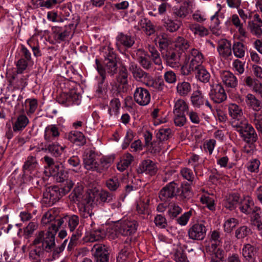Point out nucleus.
Wrapping results in <instances>:
<instances>
[{
    "label": "nucleus",
    "instance_id": "nucleus-62",
    "mask_svg": "<svg viewBox=\"0 0 262 262\" xmlns=\"http://www.w3.org/2000/svg\"><path fill=\"white\" fill-rule=\"evenodd\" d=\"M252 120L257 130L262 134V111L255 112Z\"/></svg>",
    "mask_w": 262,
    "mask_h": 262
},
{
    "label": "nucleus",
    "instance_id": "nucleus-18",
    "mask_svg": "<svg viewBox=\"0 0 262 262\" xmlns=\"http://www.w3.org/2000/svg\"><path fill=\"white\" fill-rule=\"evenodd\" d=\"M135 42V37L130 34L120 32L116 37V45L118 47H123L127 49L132 48Z\"/></svg>",
    "mask_w": 262,
    "mask_h": 262
},
{
    "label": "nucleus",
    "instance_id": "nucleus-11",
    "mask_svg": "<svg viewBox=\"0 0 262 262\" xmlns=\"http://www.w3.org/2000/svg\"><path fill=\"white\" fill-rule=\"evenodd\" d=\"M207 228L202 223L193 224L188 230L189 239L193 241H203L206 237Z\"/></svg>",
    "mask_w": 262,
    "mask_h": 262
},
{
    "label": "nucleus",
    "instance_id": "nucleus-49",
    "mask_svg": "<svg viewBox=\"0 0 262 262\" xmlns=\"http://www.w3.org/2000/svg\"><path fill=\"white\" fill-rule=\"evenodd\" d=\"M245 101L247 105L252 107L256 112H259L261 103L253 95L248 94L246 97Z\"/></svg>",
    "mask_w": 262,
    "mask_h": 262
},
{
    "label": "nucleus",
    "instance_id": "nucleus-8",
    "mask_svg": "<svg viewBox=\"0 0 262 262\" xmlns=\"http://www.w3.org/2000/svg\"><path fill=\"white\" fill-rule=\"evenodd\" d=\"M181 52L174 47L169 49L162 54L164 59L166 61L167 65L172 68H179L181 66Z\"/></svg>",
    "mask_w": 262,
    "mask_h": 262
},
{
    "label": "nucleus",
    "instance_id": "nucleus-17",
    "mask_svg": "<svg viewBox=\"0 0 262 262\" xmlns=\"http://www.w3.org/2000/svg\"><path fill=\"white\" fill-rule=\"evenodd\" d=\"M41 145H43L41 148L42 151L48 152L55 157H59L64 149V147L60 146L57 142L53 141H45L44 143H41Z\"/></svg>",
    "mask_w": 262,
    "mask_h": 262
},
{
    "label": "nucleus",
    "instance_id": "nucleus-39",
    "mask_svg": "<svg viewBox=\"0 0 262 262\" xmlns=\"http://www.w3.org/2000/svg\"><path fill=\"white\" fill-rule=\"evenodd\" d=\"M231 21L233 25L237 29L239 35L244 37H247V32L246 29L244 27L243 24L241 20L237 14H233L231 17Z\"/></svg>",
    "mask_w": 262,
    "mask_h": 262
},
{
    "label": "nucleus",
    "instance_id": "nucleus-24",
    "mask_svg": "<svg viewBox=\"0 0 262 262\" xmlns=\"http://www.w3.org/2000/svg\"><path fill=\"white\" fill-rule=\"evenodd\" d=\"M239 209L241 211L247 214L257 212L260 210V208L254 206V202L249 196L245 197L243 200L240 201Z\"/></svg>",
    "mask_w": 262,
    "mask_h": 262
},
{
    "label": "nucleus",
    "instance_id": "nucleus-58",
    "mask_svg": "<svg viewBox=\"0 0 262 262\" xmlns=\"http://www.w3.org/2000/svg\"><path fill=\"white\" fill-rule=\"evenodd\" d=\"M250 222L252 226L256 227L259 231L262 230V217L257 211L252 213Z\"/></svg>",
    "mask_w": 262,
    "mask_h": 262
},
{
    "label": "nucleus",
    "instance_id": "nucleus-36",
    "mask_svg": "<svg viewBox=\"0 0 262 262\" xmlns=\"http://www.w3.org/2000/svg\"><path fill=\"white\" fill-rule=\"evenodd\" d=\"M176 89L178 95L184 97L187 96L191 92V86L188 82H179L177 84Z\"/></svg>",
    "mask_w": 262,
    "mask_h": 262
},
{
    "label": "nucleus",
    "instance_id": "nucleus-27",
    "mask_svg": "<svg viewBox=\"0 0 262 262\" xmlns=\"http://www.w3.org/2000/svg\"><path fill=\"white\" fill-rule=\"evenodd\" d=\"M137 60L145 70H149L152 67V62L147 53L142 49H138L136 53Z\"/></svg>",
    "mask_w": 262,
    "mask_h": 262
},
{
    "label": "nucleus",
    "instance_id": "nucleus-55",
    "mask_svg": "<svg viewBox=\"0 0 262 262\" xmlns=\"http://www.w3.org/2000/svg\"><path fill=\"white\" fill-rule=\"evenodd\" d=\"M182 209L178 205L172 203L168 206L167 215L170 219H176L178 215L181 213Z\"/></svg>",
    "mask_w": 262,
    "mask_h": 262
},
{
    "label": "nucleus",
    "instance_id": "nucleus-1",
    "mask_svg": "<svg viewBox=\"0 0 262 262\" xmlns=\"http://www.w3.org/2000/svg\"><path fill=\"white\" fill-rule=\"evenodd\" d=\"M59 219V217H56L53 210H49L43 215L41 219V223L43 225L49 224V226L46 232L43 231H39L30 245L31 246H33L34 248L30 250L29 256L32 259L34 260V262H41V258L43 256L45 252H50L54 248H51L50 250L46 249L45 241L48 232L52 231L51 230L52 224L55 221Z\"/></svg>",
    "mask_w": 262,
    "mask_h": 262
},
{
    "label": "nucleus",
    "instance_id": "nucleus-20",
    "mask_svg": "<svg viewBox=\"0 0 262 262\" xmlns=\"http://www.w3.org/2000/svg\"><path fill=\"white\" fill-rule=\"evenodd\" d=\"M261 27L262 20L259 15H255V16H254V20H249L248 22V29L253 35L258 37L262 35Z\"/></svg>",
    "mask_w": 262,
    "mask_h": 262
},
{
    "label": "nucleus",
    "instance_id": "nucleus-16",
    "mask_svg": "<svg viewBox=\"0 0 262 262\" xmlns=\"http://www.w3.org/2000/svg\"><path fill=\"white\" fill-rule=\"evenodd\" d=\"M134 98L139 105L145 106L150 102V94L147 89L142 87H138L134 92Z\"/></svg>",
    "mask_w": 262,
    "mask_h": 262
},
{
    "label": "nucleus",
    "instance_id": "nucleus-3",
    "mask_svg": "<svg viewBox=\"0 0 262 262\" xmlns=\"http://www.w3.org/2000/svg\"><path fill=\"white\" fill-rule=\"evenodd\" d=\"M73 185L74 183L72 181H67L66 186H64L62 188L56 186L46 188L43 193L42 204L46 206L53 205L68 193Z\"/></svg>",
    "mask_w": 262,
    "mask_h": 262
},
{
    "label": "nucleus",
    "instance_id": "nucleus-57",
    "mask_svg": "<svg viewBox=\"0 0 262 262\" xmlns=\"http://www.w3.org/2000/svg\"><path fill=\"white\" fill-rule=\"evenodd\" d=\"M252 231L247 226H243L237 228L235 231V236L238 239H242L251 234Z\"/></svg>",
    "mask_w": 262,
    "mask_h": 262
},
{
    "label": "nucleus",
    "instance_id": "nucleus-28",
    "mask_svg": "<svg viewBox=\"0 0 262 262\" xmlns=\"http://www.w3.org/2000/svg\"><path fill=\"white\" fill-rule=\"evenodd\" d=\"M59 135V128L54 124L49 125L45 129V141H53L54 139L57 138Z\"/></svg>",
    "mask_w": 262,
    "mask_h": 262
},
{
    "label": "nucleus",
    "instance_id": "nucleus-9",
    "mask_svg": "<svg viewBox=\"0 0 262 262\" xmlns=\"http://www.w3.org/2000/svg\"><path fill=\"white\" fill-rule=\"evenodd\" d=\"M81 95L75 90H72L68 93H63L57 98L59 103L68 106L72 104L78 105L81 102Z\"/></svg>",
    "mask_w": 262,
    "mask_h": 262
},
{
    "label": "nucleus",
    "instance_id": "nucleus-47",
    "mask_svg": "<svg viewBox=\"0 0 262 262\" xmlns=\"http://www.w3.org/2000/svg\"><path fill=\"white\" fill-rule=\"evenodd\" d=\"M78 208L81 217L83 219L91 218L94 215L89 205L86 203L80 204L78 206Z\"/></svg>",
    "mask_w": 262,
    "mask_h": 262
},
{
    "label": "nucleus",
    "instance_id": "nucleus-52",
    "mask_svg": "<svg viewBox=\"0 0 262 262\" xmlns=\"http://www.w3.org/2000/svg\"><path fill=\"white\" fill-rule=\"evenodd\" d=\"M196 78L204 83H207L209 81L210 75L208 72L203 67H200L195 73Z\"/></svg>",
    "mask_w": 262,
    "mask_h": 262
},
{
    "label": "nucleus",
    "instance_id": "nucleus-4",
    "mask_svg": "<svg viewBox=\"0 0 262 262\" xmlns=\"http://www.w3.org/2000/svg\"><path fill=\"white\" fill-rule=\"evenodd\" d=\"M100 55L103 57V63L105 71L112 75L117 72V62L119 58L114 49L111 45L102 46L99 49Z\"/></svg>",
    "mask_w": 262,
    "mask_h": 262
},
{
    "label": "nucleus",
    "instance_id": "nucleus-23",
    "mask_svg": "<svg viewBox=\"0 0 262 262\" xmlns=\"http://www.w3.org/2000/svg\"><path fill=\"white\" fill-rule=\"evenodd\" d=\"M217 50L219 55L223 58H227L232 54L231 44L226 39L219 40Z\"/></svg>",
    "mask_w": 262,
    "mask_h": 262
},
{
    "label": "nucleus",
    "instance_id": "nucleus-12",
    "mask_svg": "<svg viewBox=\"0 0 262 262\" xmlns=\"http://www.w3.org/2000/svg\"><path fill=\"white\" fill-rule=\"evenodd\" d=\"M138 224L135 220H122L117 227V231L123 236L130 235L136 231Z\"/></svg>",
    "mask_w": 262,
    "mask_h": 262
},
{
    "label": "nucleus",
    "instance_id": "nucleus-29",
    "mask_svg": "<svg viewBox=\"0 0 262 262\" xmlns=\"http://www.w3.org/2000/svg\"><path fill=\"white\" fill-rule=\"evenodd\" d=\"M95 62L96 68L97 70L98 73L101 77V80L98 84V88L96 90V92L98 94H102V93L105 91V88L103 84L106 78V71L105 69L104 68L103 66L101 64V62L99 59H96L95 60Z\"/></svg>",
    "mask_w": 262,
    "mask_h": 262
},
{
    "label": "nucleus",
    "instance_id": "nucleus-5",
    "mask_svg": "<svg viewBox=\"0 0 262 262\" xmlns=\"http://www.w3.org/2000/svg\"><path fill=\"white\" fill-rule=\"evenodd\" d=\"M230 119V124L235 128L240 125H244L247 120L244 115L242 108L235 103L229 104L228 107Z\"/></svg>",
    "mask_w": 262,
    "mask_h": 262
},
{
    "label": "nucleus",
    "instance_id": "nucleus-43",
    "mask_svg": "<svg viewBox=\"0 0 262 262\" xmlns=\"http://www.w3.org/2000/svg\"><path fill=\"white\" fill-rule=\"evenodd\" d=\"M29 123V119L26 116L19 115L13 125V129L14 132L22 130Z\"/></svg>",
    "mask_w": 262,
    "mask_h": 262
},
{
    "label": "nucleus",
    "instance_id": "nucleus-56",
    "mask_svg": "<svg viewBox=\"0 0 262 262\" xmlns=\"http://www.w3.org/2000/svg\"><path fill=\"white\" fill-rule=\"evenodd\" d=\"M114 199V194L106 190H101L98 193V199L102 203L111 202Z\"/></svg>",
    "mask_w": 262,
    "mask_h": 262
},
{
    "label": "nucleus",
    "instance_id": "nucleus-44",
    "mask_svg": "<svg viewBox=\"0 0 262 262\" xmlns=\"http://www.w3.org/2000/svg\"><path fill=\"white\" fill-rule=\"evenodd\" d=\"M113 162V159L111 157H103L99 163H97L95 170L98 172H101L102 171L107 169Z\"/></svg>",
    "mask_w": 262,
    "mask_h": 262
},
{
    "label": "nucleus",
    "instance_id": "nucleus-64",
    "mask_svg": "<svg viewBox=\"0 0 262 262\" xmlns=\"http://www.w3.org/2000/svg\"><path fill=\"white\" fill-rule=\"evenodd\" d=\"M238 224V221L235 218H230L226 221L224 224L225 232L231 233L233 229Z\"/></svg>",
    "mask_w": 262,
    "mask_h": 262
},
{
    "label": "nucleus",
    "instance_id": "nucleus-48",
    "mask_svg": "<svg viewBox=\"0 0 262 262\" xmlns=\"http://www.w3.org/2000/svg\"><path fill=\"white\" fill-rule=\"evenodd\" d=\"M188 13V4L187 3H183L180 7H174L173 9V14L176 17L184 18Z\"/></svg>",
    "mask_w": 262,
    "mask_h": 262
},
{
    "label": "nucleus",
    "instance_id": "nucleus-45",
    "mask_svg": "<svg viewBox=\"0 0 262 262\" xmlns=\"http://www.w3.org/2000/svg\"><path fill=\"white\" fill-rule=\"evenodd\" d=\"M246 49L245 46L239 41L235 42L232 48L234 56L239 58L245 56Z\"/></svg>",
    "mask_w": 262,
    "mask_h": 262
},
{
    "label": "nucleus",
    "instance_id": "nucleus-61",
    "mask_svg": "<svg viewBox=\"0 0 262 262\" xmlns=\"http://www.w3.org/2000/svg\"><path fill=\"white\" fill-rule=\"evenodd\" d=\"M38 225L36 222H31L24 229V236L26 239L32 236L35 230L37 229Z\"/></svg>",
    "mask_w": 262,
    "mask_h": 262
},
{
    "label": "nucleus",
    "instance_id": "nucleus-6",
    "mask_svg": "<svg viewBox=\"0 0 262 262\" xmlns=\"http://www.w3.org/2000/svg\"><path fill=\"white\" fill-rule=\"evenodd\" d=\"M95 262H109L110 249L102 244H95L92 250Z\"/></svg>",
    "mask_w": 262,
    "mask_h": 262
},
{
    "label": "nucleus",
    "instance_id": "nucleus-46",
    "mask_svg": "<svg viewBox=\"0 0 262 262\" xmlns=\"http://www.w3.org/2000/svg\"><path fill=\"white\" fill-rule=\"evenodd\" d=\"M105 237V232L104 230L100 228H93L90 232L89 241L93 242L104 238Z\"/></svg>",
    "mask_w": 262,
    "mask_h": 262
},
{
    "label": "nucleus",
    "instance_id": "nucleus-54",
    "mask_svg": "<svg viewBox=\"0 0 262 262\" xmlns=\"http://www.w3.org/2000/svg\"><path fill=\"white\" fill-rule=\"evenodd\" d=\"M121 185V181L116 177L110 178L106 181V186L111 191H117Z\"/></svg>",
    "mask_w": 262,
    "mask_h": 262
},
{
    "label": "nucleus",
    "instance_id": "nucleus-50",
    "mask_svg": "<svg viewBox=\"0 0 262 262\" xmlns=\"http://www.w3.org/2000/svg\"><path fill=\"white\" fill-rule=\"evenodd\" d=\"M181 24L182 23L181 21L167 19L164 22V27L167 31L170 32H174L177 31L180 28Z\"/></svg>",
    "mask_w": 262,
    "mask_h": 262
},
{
    "label": "nucleus",
    "instance_id": "nucleus-59",
    "mask_svg": "<svg viewBox=\"0 0 262 262\" xmlns=\"http://www.w3.org/2000/svg\"><path fill=\"white\" fill-rule=\"evenodd\" d=\"M121 103L119 98H114L112 99L110 101L108 110L110 116H112L113 113L115 115H117Z\"/></svg>",
    "mask_w": 262,
    "mask_h": 262
},
{
    "label": "nucleus",
    "instance_id": "nucleus-37",
    "mask_svg": "<svg viewBox=\"0 0 262 262\" xmlns=\"http://www.w3.org/2000/svg\"><path fill=\"white\" fill-rule=\"evenodd\" d=\"M38 162L35 156H29L23 166V171L24 173L26 171H31L36 169Z\"/></svg>",
    "mask_w": 262,
    "mask_h": 262
},
{
    "label": "nucleus",
    "instance_id": "nucleus-40",
    "mask_svg": "<svg viewBox=\"0 0 262 262\" xmlns=\"http://www.w3.org/2000/svg\"><path fill=\"white\" fill-rule=\"evenodd\" d=\"M133 160L134 157L130 154L126 153L124 154L122 159L117 164V169L120 171H124L128 167Z\"/></svg>",
    "mask_w": 262,
    "mask_h": 262
},
{
    "label": "nucleus",
    "instance_id": "nucleus-21",
    "mask_svg": "<svg viewBox=\"0 0 262 262\" xmlns=\"http://www.w3.org/2000/svg\"><path fill=\"white\" fill-rule=\"evenodd\" d=\"M258 249L256 246L250 244L243 245L242 255L247 262H255L257 256Z\"/></svg>",
    "mask_w": 262,
    "mask_h": 262
},
{
    "label": "nucleus",
    "instance_id": "nucleus-2",
    "mask_svg": "<svg viewBox=\"0 0 262 262\" xmlns=\"http://www.w3.org/2000/svg\"><path fill=\"white\" fill-rule=\"evenodd\" d=\"M79 222V217L76 215H66L55 221L51 227L52 231L48 232L47 236L46 237L45 241L46 249L50 250L51 248L55 247V235L59 228L66 227L68 224L70 231L73 232L78 225Z\"/></svg>",
    "mask_w": 262,
    "mask_h": 262
},
{
    "label": "nucleus",
    "instance_id": "nucleus-13",
    "mask_svg": "<svg viewBox=\"0 0 262 262\" xmlns=\"http://www.w3.org/2000/svg\"><path fill=\"white\" fill-rule=\"evenodd\" d=\"M210 98L216 103H221L227 99V94L221 83H216L211 85L209 93Z\"/></svg>",
    "mask_w": 262,
    "mask_h": 262
},
{
    "label": "nucleus",
    "instance_id": "nucleus-51",
    "mask_svg": "<svg viewBox=\"0 0 262 262\" xmlns=\"http://www.w3.org/2000/svg\"><path fill=\"white\" fill-rule=\"evenodd\" d=\"M128 73L126 69L123 67L119 72L118 75L117 76V81L122 85L123 88H126L128 83Z\"/></svg>",
    "mask_w": 262,
    "mask_h": 262
},
{
    "label": "nucleus",
    "instance_id": "nucleus-25",
    "mask_svg": "<svg viewBox=\"0 0 262 262\" xmlns=\"http://www.w3.org/2000/svg\"><path fill=\"white\" fill-rule=\"evenodd\" d=\"M221 77L224 84L228 88H235L238 84L237 78L230 71H223Z\"/></svg>",
    "mask_w": 262,
    "mask_h": 262
},
{
    "label": "nucleus",
    "instance_id": "nucleus-33",
    "mask_svg": "<svg viewBox=\"0 0 262 262\" xmlns=\"http://www.w3.org/2000/svg\"><path fill=\"white\" fill-rule=\"evenodd\" d=\"M68 139L78 146H82L86 143V139L83 134L80 132L72 131L68 135Z\"/></svg>",
    "mask_w": 262,
    "mask_h": 262
},
{
    "label": "nucleus",
    "instance_id": "nucleus-31",
    "mask_svg": "<svg viewBox=\"0 0 262 262\" xmlns=\"http://www.w3.org/2000/svg\"><path fill=\"white\" fill-rule=\"evenodd\" d=\"M191 184L188 182H184L182 183L181 187L179 188L181 192L178 194V195L183 202H187L193 195Z\"/></svg>",
    "mask_w": 262,
    "mask_h": 262
},
{
    "label": "nucleus",
    "instance_id": "nucleus-41",
    "mask_svg": "<svg viewBox=\"0 0 262 262\" xmlns=\"http://www.w3.org/2000/svg\"><path fill=\"white\" fill-rule=\"evenodd\" d=\"M158 42L162 55L164 54V52L168 51L169 49L174 47L171 43L170 40L164 35L159 37Z\"/></svg>",
    "mask_w": 262,
    "mask_h": 262
},
{
    "label": "nucleus",
    "instance_id": "nucleus-7",
    "mask_svg": "<svg viewBox=\"0 0 262 262\" xmlns=\"http://www.w3.org/2000/svg\"><path fill=\"white\" fill-rule=\"evenodd\" d=\"M235 130L238 132L243 140L245 142L255 143L257 140V136L253 126L246 121L244 125H240L236 127Z\"/></svg>",
    "mask_w": 262,
    "mask_h": 262
},
{
    "label": "nucleus",
    "instance_id": "nucleus-15",
    "mask_svg": "<svg viewBox=\"0 0 262 262\" xmlns=\"http://www.w3.org/2000/svg\"><path fill=\"white\" fill-rule=\"evenodd\" d=\"M83 188L82 186H78L74 189L72 192L69 195V199L71 202L76 203L78 206L80 204L86 203L89 204L91 202V198L89 194H83Z\"/></svg>",
    "mask_w": 262,
    "mask_h": 262
},
{
    "label": "nucleus",
    "instance_id": "nucleus-42",
    "mask_svg": "<svg viewBox=\"0 0 262 262\" xmlns=\"http://www.w3.org/2000/svg\"><path fill=\"white\" fill-rule=\"evenodd\" d=\"M139 24L147 35L150 36L155 33V27L150 20L145 18L142 19Z\"/></svg>",
    "mask_w": 262,
    "mask_h": 262
},
{
    "label": "nucleus",
    "instance_id": "nucleus-14",
    "mask_svg": "<svg viewBox=\"0 0 262 262\" xmlns=\"http://www.w3.org/2000/svg\"><path fill=\"white\" fill-rule=\"evenodd\" d=\"M180 192V188L174 182L167 184L160 191L159 198L162 201H166L176 196Z\"/></svg>",
    "mask_w": 262,
    "mask_h": 262
},
{
    "label": "nucleus",
    "instance_id": "nucleus-53",
    "mask_svg": "<svg viewBox=\"0 0 262 262\" xmlns=\"http://www.w3.org/2000/svg\"><path fill=\"white\" fill-rule=\"evenodd\" d=\"M171 134V130L169 128H160L156 135V138L164 143L167 141Z\"/></svg>",
    "mask_w": 262,
    "mask_h": 262
},
{
    "label": "nucleus",
    "instance_id": "nucleus-35",
    "mask_svg": "<svg viewBox=\"0 0 262 262\" xmlns=\"http://www.w3.org/2000/svg\"><path fill=\"white\" fill-rule=\"evenodd\" d=\"M190 100L194 107L200 108L205 102L203 93L199 90L194 91L190 97Z\"/></svg>",
    "mask_w": 262,
    "mask_h": 262
},
{
    "label": "nucleus",
    "instance_id": "nucleus-26",
    "mask_svg": "<svg viewBox=\"0 0 262 262\" xmlns=\"http://www.w3.org/2000/svg\"><path fill=\"white\" fill-rule=\"evenodd\" d=\"M129 69L134 78L137 80H145L150 78V76L148 73L143 71L140 67L134 63H132Z\"/></svg>",
    "mask_w": 262,
    "mask_h": 262
},
{
    "label": "nucleus",
    "instance_id": "nucleus-32",
    "mask_svg": "<svg viewBox=\"0 0 262 262\" xmlns=\"http://www.w3.org/2000/svg\"><path fill=\"white\" fill-rule=\"evenodd\" d=\"M150 199L148 196H142L137 202L136 210L140 214H149L148 209Z\"/></svg>",
    "mask_w": 262,
    "mask_h": 262
},
{
    "label": "nucleus",
    "instance_id": "nucleus-38",
    "mask_svg": "<svg viewBox=\"0 0 262 262\" xmlns=\"http://www.w3.org/2000/svg\"><path fill=\"white\" fill-rule=\"evenodd\" d=\"M188 111L189 106L185 100L179 99L175 102L173 114H185Z\"/></svg>",
    "mask_w": 262,
    "mask_h": 262
},
{
    "label": "nucleus",
    "instance_id": "nucleus-60",
    "mask_svg": "<svg viewBox=\"0 0 262 262\" xmlns=\"http://www.w3.org/2000/svg\"><path fill=\"white\" fill-rule=\"evenodd\" d=\"M190 28L195 34H198L201 37L207 36L208 34V30L199 24L191 25Z\"/></svg>",
    "mask_w": 262,
    "mask_h": 262
},
{
    "label": "nucleus",
    "instance_id": "nucleus-10",
    "mask_svg": "<svg viewBox=\"0 0 262 262\" xmlns=\"http://www.w3.org/2000/svg\"><path fill=\"white\" fill-rule=\"evenodd\" d=\"M76 26L77 24L74 25L73 24H70L64 27L58 26L52 27L53 37L58 42L66 40L71 34L72 30H75Z\"/></svg>",
    "mask_w": 262,
    "mask_h": 262
},
{
    "label": "nucleus",
    "instance_id": "nucleus-34",
    "mask_svg": "<svg viewBox=\"0 0 262 262\" xmlns=\"http://www.w3.org/2000/svg\"><path fill=\"white\" fill-rule=\"evenodd\" d=\"M244 81L247 86L252 88L262 98V84L258 80L248 76L245 79Z\"/></svg>",
    "mask_w": 262,
    "mask_h": 262
},
{
    "label": "nucleus",
    "instance_id": "nucleus-30",
    "mask_svg": "<svg viewBox=\"0 0 262 262\" xmlns=\"http://www.w3.org/2000/svg\"><path fill=\"white\" fill-rule=\"evenodd\" d=\"M240 202L239 195L237 193H231L227 195L224 201V206L232 210L234 209Z\"/></svg>",
    "mask_w": 262,
    "mask_h": 262
},
{
    "label": "nucleus",
    "instance_id": "nucleus-22",
    "mask_svg": "<svg viewBox=\"0 0 262 262\" xmlns=\"http://www.w3.org/2000/svg\"><path fill=\"white\" fill-rule=\"evenodd\" d=\"M158 168L155 162L150 160H143L140 164L138 171L139 173H145L150 176L155 175Z\"/></svg>",
    "mask_w": 262,
    "mask_h": 262
},
{
    "label": "nucleus",
    "instance_id": "nucleus-19",
    "mask_svg": "<svg viewBox=\"0 0 262 262\" xmlns=\"http://www.w3.org/2000/svg\"><path fill=\"white\" fill-rule=\"evenodd\" d=\"M97 154L94 150H87L83 155L84 167L89 170L95 171L97 165L96 162Z\"/></svg>",
    "mask_w": 262,
    "mask_h": 262
},
{
    "label": "nucleus",
    "instance_id": "nucleus-63",
    "mask_svg": "<svg viewBox=\"0 0 262 262\" xmlns=\"http://www.w3.org/2000/svg\"><path fill=\"white\" fill-rule=\"evenodd\" d=\"M164 143L161 141L156 138L150 145L149 150L151 153L156 154L160 152L164 148Z\"/></svg>",
    "mask_w": 262,
    "mask_h": 262
}]
</instances>
